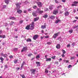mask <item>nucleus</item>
<instances>
[{
  "label": "nucleus",
  "mask_w": 78,
  "mask_h": 78,
  "mask_svg": "<svg viewBox=\"0 0 78 78\" xmlns=\"http://www.w3.org/2000/svg\"><path fill=\"white\" fill-rule=\"evenodd\" d=\"M1 55L2 56H3L4 55V54L3 53H1Z\"/></svg>",
  "instance_id": "obj_53"
},
{
  "label": "nucleus",
  "mask_w": 78,
  "mask_h": 78,
  "mask_svg": "<svg viewBox=\"0 0 78 78\" xmlns=\"http://www.w3.org/2000/svg\"><path fill=\"white\" fill-rule=\"evenodd\" d=\"M3 56L4 57V58H6V57L7 56V55L6 54H4Z\"/></svg>",
  "instance_id": "obj_39"
},
{
  "label": "nucleus",
  "mask_w": 78,
  "mask_h": 78,
  "mask_svg": "<svg viewBox=\"0 0 78 78\" xmlns=\"http://www.w3.org/2000/svg\"><path fill=\"white\" fill-rule=\"evenodd\" d=\"M27 42H31V40L30 38H28L26 40Z\"/></svg>",
  "instance_id": "obj_26"
},
{
  "label": "nucleus",
  "mask_w": 78,
  "mask_h": 78,
  "mask_svg": "<svg viewBox=\"0 0 78 78\" xmlns=\"http://www.w3.org/2000/svg\"><path fill=\"white\" fill-rule=\"evenodd\" d=\"M76 21H77V20H74L73 21V23H75V22H76Z\"/></svg>",
  "instance_id": "obj_52"
},
{
  "label": "nucleus",
  "mask_w": 78,
  "mask_h": 78,
  "mask_svg": "<svg viewBox=\"0 0 78 78\" xmlns=\"http://www.w3.org/2000/svg\"><path fill=\"white\" fill-rule=\"evenodd\" d=\"M6 37V36H5V35H3L2 37V38H3V39L5 38Z\"/></svg>",
  "instance_id": "obj_44"
},
{
  "label": "nucleus",
  "mask_w": 78,
  "mask_h": 78,
  "mask_svg": "<svg viewBox=\"0 0 78 78\" xmlns=\"http://www.w3.org/2000/svg\"><path fill=\"white\" fill-rule=\"evenodd\" d=\"M5 68H6L7 67H8V66H7V65H5Z\"/></svg>",
  "instance_id": "obj_63"
},
{
  "label": "nucleus",
  "mask_w": 78,
  "mask_h": 78,
  "mask_svg": "<svg viewBox=\"0 0 78 78\" xmlns=\"http://www.w3.org/2000/svg\"><path fill=\"white\" fill-rule=\"evenodd\" d=\"M18 61V59L17 60L16 59H15L13 61V62L14 64H16L17 63V61Z\"/></svg>",
  "instance_id": "obj_25"
},
{
  "label": "nucleus",
  "mask_w": 78,
  "mask_h": 78,
  "mask_svg": "<svg viewBox=\"0 0 78 78\" xmlns=\"http://www.w3.org/2000/svg\"><path fill=\"white\" fill-rule=\"evenodd\" d=\"M38 7L41 8L42 6V3L41 2H38L37 3Z\"/></svg>",
  "instance_id": "obj_4"
},
{
  "label": "nucleus",
  "mask_w": 78,
  "mask_h": 78,
  "mask_svg": "<svg viewBox=\"0 0 78 78\" xmlns=\"http://www.w3.org/2000/svg\"><path fill=\"white\" fill-rule=\"evenodd\" d=\"M43 17H44V18L46 19V18H47V17H48V15H47V14H45L43 16Z\"/></svg>",
  "instance_id": "obj_22"
},
{
  "label": "nucleus",
  "mask_w": 78,
  "mask_h": 78,
  "mask_svg": "<svg viewBox=\"0 0 78 78\" xmlns=\"http://www.w3.org/2000/svg\"><path fill=\"white\" fill-rule=\"evenodd\" d=\"M62 2H63L64 3H65L66 2V0H62Z\"/></svg>",
  "instance_id": "obj_54"
},
{
  "label": "nucleus",
  "mask_w": 78,
  "mask_h": 78,
  "mask_svg": "<svg viewBox=\"0 0 78 78\" xmlns=\"http://www.w3.org/2000/svg\"><path fill=\"white\" fill-rule=\"evenodd\" d=\"M29 25H31L30 26V30H33V29L34 28V22H32L31 24H30Z\"/></svg>",
  "instance_id": "obj_1"
},
{
  "label": "nucleus",
  "mask_w": 78,
  "mask_h": 78,
  "mask_svg": "<svg viewBox=\"0 0 78 78\" xmlns=\"http://www.w3.org/2000/svg\"><path fill=\"white\" fill-rule=\"evenodd\" d=\"M28 50V48L27 47V46L23 47V48L21 50V52L23 51H27Z\"/></svg>",
  "instance_id": "obj_6"
},
{
  "label": "nucleus",
  "mask_w": 78,
  "mask_h": 78,
  "mask_svg": "<svg viewBox=\"0 0 78 78\" xmlns=\"http://www.w3.org/2000/svg\"><path fill=\"white\" fill-rule=\"evenodd\" d=\"M75 18L76 19H78V17H76Z\"/></svg>",
  "instance_id": "obj_64"
},
{
  "label": "nucleus",
  "mask_w": 78,
  "mask_h": 78,
  "mask_svg": "<svg viewBox=\"0 0 78 78\" xmlns=\"http://www.w3.org/2000/svg\"><path fill=\"white\" fill-rule=\"evenodd\" d=\"M75 58V57H72L71 58H70V59L73 60V59H74Z\"/></svg>",
  "instance_id": "obj_38"
},
{
  "label": "nucleus",
  "mask_w": 78,
  "mask_h": 78,
  "mask_svg": "<svg viewBox=\"0 0 78 78\" xmlns=\"http://www.w3.org/2000/svg\"><path fill=\"white\" fill-rule=\"evenodd\" d=\"M20 76H22V78H25V75L23 74V75H22V74H20Z\"/></svg>",
  "instance_id": "obj_29"
},
{
  "label": "nucleus",
  "mask_w": 78,
  "mask_h": 78,
  "mask_svg": "<svg viewBox=\"0 0 78 78\" xmlns=\"http://www.w3.org/2000/svg\"><path fill=\"white\" fill-rule=\"evenodd\" d=\"M44 11L45 12L46 11H48V9L47 8H45L44 9Z\"/></svg>",
  "instance_id": "obj_33"
},
{
  "label": "nucleus",
  "mask_w": 78,
  "mask_h": 78,
  "mask_svg": "<svg viewBox=\"0 0 78 78\" xmlns=\"http://www.w3.org/2000/svg\"><path fill=\"white\" fill-rule=\"evenodd\" d=\"M73 12H74V13H75V12H76V9H74Z\"/></svg>",
  "instance_id": "obj_62"
},
{
  "label": "nucleus",
  "mask_w": 78,
  "mask_h": 78,
  "mask_svg": "<svg viewBox=\"0 0 78 78\" xmlns=\"http://www.w3.org/2000/svg\"><path fill=\"white\" fill-rule=\"evenodd\" d=\"M37 12L38 14H42V13L44 12V11L41 10V9L39 8L37 9Z\"/></svg>",
  "instance_id": "obj_2"
},
{
  "label": "nucleus",
  "mask_w": 78,
  "mask_h": 78,
  "mask_svg": "<svg viewBox=\"0 0 78 78\" xmlns=\"http://www.w3.org/2000/svg\"><path fill=\"white\" fill-rule=\"evenodd\" d=\"M45 73H48V70L47 69H45Z\"/></svg>",
  "instance_id": "obj_31"
},
{
  "label": "nucleus",
  "mask_w": 78,
  "mask_h": 78,
  "mask_svg": "<svg viewBox=\"0 0 78 78\" xmlns=\"http://www.w3.org/2000/svg\"><path fill=\"white\" fill-rule=\"evenodd\" d=\"M39 19V17H38L34 18V22H36V21H37V20H38Z\"/></svg>",
  "instance_id": "obj_13"
},
{
  "label": "nucleus",
  "mask_w": 78,
  "mask_h": 78,
  "mask_svg": "<svg viewBox=\"0 0 78 78\" xmlns=\"http://www.w3.org/2000/svg\"><path fill=\"white\" fill-rule=\"evenodd\" d=\"M17 12H18V14H21V13L22 12V11L21 10H18L17 11Z\"/></svg>",
  "instance_id": "obj_17"
},
{
  "label": "nucleus",
  "mask_w": 78,
  "mask_h": 78,
  "mask_svg": "<svg viewBox=\"0 0 78 78\" xmlns=\"http://www.w3.org/2000/svg\"><path fill=\"white\" fill-rule=\"evenodd\" d=\"M69 61L68 60H67L66 61V63H69Z\"/></svg>",
  "instance_id": "obj_57"
},
{
  "label": "nucleus",
  "mask_w": 78,
  "mask_h": 78,
  "mask_svg": "<svg viewBox=\"0 0 78 78\" xmlns=\"http://www.w3.org/2000/svg\"><path fill=\"white\" fill-rule=\"evenodd\" d=\"M72 6H77V5L76 4H72Z\"/></svg>",
  "instance_id": "obj_40"
},
{
  "label": "nucleus",
  "mask_w": 78,
  "mask_h": 78,
  "mask_svg": "<svg viewBox=\"0 0 78 78\" xmlns=\"http://www.w3.org/2000/svg\"><path fill=\"white\" fill-rule=\"evenodd\" d=\"M36 64L37 65V66H40V65H41V63L39 62H36Z\"/></svg>",
  "instance_id": "obj_14"
},
{
  "label": "nucleus",
  "mask_w": 78,
  "mask_h": 78,
  "mask_svg": "<svg viewBox=\"0 0 78 78\" xmlns=\"http://www.w3.org/2000/svg\"><path fill=\"white\" fill-rule=\"evenodd\" d=\"M41 28V29H45V28H46V25H42Z\"/></svg>",
  "instance_id": "obj_15"
},
{
  "label": "nucleus",
  "mask_w": 78,
  "mask_h": 78,
  "mask_svg": "<svg viewBox=\"0 0 78 78\" xmlns=\"http://www.w3.org/2000/svg\"><path fill=\"white\" fill-rule=\"evenodd\" d=\"M9 19L10 20H16V18L14 17L10 16Z\"/></svg>",
  "instance_id": "obj_12"
},
{
  "label": "nucleus",
  "mask_w": 78,
  "mask_h": 78,
  "mask_svg": "<svg viewBox=\"0 0 78 78\" xmlns=\"http://www.w3.org/2000/svg\"><path fill=\"white\" fill-rule=\"evenodd\" d=\"M56 58L55 56H52L51 57V58L52 59H55V58Z\"/></svg>",
  "instance_id": "obj_36"
},
{
  "label": "nucleus",
  "mask_w": 78,
  "mask_h": 78,
  "mask_svg": "<svg viewBox=\"0 0 78 78\" xmlns=\"http://www.w3.org/2000/svg\"><path fill=\"white\" fill-rule=\"evenodd\" d=\"M59 22H61V20H58L56 21V22H55V23H58Z\"/></svg>",
  "instance_id": "obj_28"
},
{
  "label": "nucleus",
  "mask_w": 78,
  "mask_h": 78,
  "mask_svg": "<svg viewBox=\"0 0 78 78\" xmlns=\"http://www.w3.org/2000/svg\"><path fill=\"white\" fill-rule=\"evenodd\" d=\"M32 15L34 17H36L37 16V15H36V13L35 12H32Z\"/></svg>",
  "instance_id": "obj_18"
},
{
  "label": "nucleus",
  "mask_w": 78,
  "mask_h": 78,
  "mask_svg": "<svg viewBox=\"0 0 78 78\" xmlns=\"http://www.w3.org/2000/svg\"><path fill=\"white\" fill-rule=\"evenodd\" d=\"M9 58H10L11 59L12 58H13V56H12V55H10L9 56Z\"/></svg>",
  "instance_id": "obj_45"
},
{
  "label": "nucleus",
  "mask_w": 78,
  "mask_h": 78,
  "mask_svg": "<svg viewBox=\"0 0 78 78\" xmlns=\"http://www.w3.org/2000/svg\"><path fill=\"white\" fill-rule=\"evenodd\" d=\"M28 11H31V9H28Z\"/></svg>",
  "instance_id": "obj_61"
},
{
  "label": "nucleus",
  "mask_w": 78,
  "mask_h": 78,
  "mask_svg": "<svg viewBox=\"0 0 78 78\" xmlns=\"http://www.w3.org/2000/svg\"><path fill=\"white\" fill-rule=\"evenodd\" d=\"M0 60H1V62L2 63H3V61H4V58H3L2 57H1L0 58Z\"/></svg>",
  "instance_id": "obj_11"
},
{
  "label": "nucleus",
  "mask_w": 78,
  "mask_h": 78,
  "mask_svg": "<svg viewBox=\"0 0 78 78\" xmlns=\"http://www.w3.org/2000/svg\"><path fill=\"white\" fill-rule=\"evenodd\" d=\"M51 19H52V20H54L55 18V16H51L50 17Z\"/></svg>",
  "instance_id": "obj_20"
},
{
  "label": "nucleus",
  "mask_w": 78,
  "mask_h": 78,
  "mask_svg": "<svg viewBox=\"0 0 78 78\" xmlns=\"http://www.w3.org/2000/svg\"><path fill=\"white\" fill-rule=\"evenodd\" d=\"M14 50H16V51H17V50H18V49L17 48H14Z\"/></svg>",
  "instance_id": "obj_60"
},
{
  "label": "nucleus",
  "mask_w": 78,
  "mask_h": 78,
  "mask_svg": "<svg viewBox=\"0 0 78 78\" xmlns=\"http://www.w3.org/2000/svg\"><path fill=\"white\" fill-rule=\"evenodd\" d=\"M57 13H58V10H56L54 11L53 12V14L56 15Z\"/></svg>",
  "instance_id": "obj_10"
},
{
  "label": "nucleus",
  "mask_w": 78,
  "mask_h": 78,
  "mask_svg": "<svg viewBox=\"0 0 78 78\" xmlns=\"http://www.w3.org/2000/svg\"><path fill=\"white\" fill-rule=\"evenodd\" d=\"M47 44L48 45H50V44H51V43L50 42H47Z\"/></svg>",
  "instance_id": "obj_41"
},
{
  "label": "nucleus",
  "mask_w": 78,
  "mask_h": 78,
  "mask_svg": "<svg viewBox=\"0 0 78 78\" xmlns=\"http://www.w3.org/2000/svg\"><path fill=\"white\" fill-rule=\"evenodd\" d=\"M78 27V25L77 26H75L73 27V28H77Z\"/></svg>",
  "instance_id": "obj_49"
},
{
  "label": "nucleus",
  "mask_w": 78,
  "mask_h": 78,
  "mask_svg": "<svg viewBox=\"0 0 78 78\" xmlns=\"http://www.w3.org/2000/svg\"><path fill=\"white\" fill-rule=\"evenodd\" d=\"M69 33H73V30H69Z\"/></svg>",
  "instance_id": "obj_42"
},
{
  "label": "nucleus",
  "mask_w": 78,
  "mask_h": 78,
  "mask_svg": "<svg viewBox=\"0 0 78 78\" xmlns=\"http://www.w3.org/2000/svg\"><path fill=\"white\" fill-rule=\"evenodd\" d=\"M76 44L75 43H73L72 44V46H75V45H76Z\"/></svg>",
  "instance_id": "obj_43"
},
{
  "label": "nucleus",
  "mask_w": 78,
  "mask_h": 78,
  "mask_svg": "<svg viewBox=\"0 0 78 78\" xmlns=\"http://www.w3.org/2000/svg\"><path fill=\"white\" fill-rule=\"evenodd\" d=\"M73 3L74 4H78V2L77 1H74L73 2Z\"/></svg>",
  "instance_id": "obj_37"
},
{
  "label": "nucleus",
  "mask_w": 78,
  "mask_h": 78,
  "mask_svg": "<svg viewBox=\"0 0 78 78\" xmlns=\"http://www.w3.org/2000/svg\"><path fill=\"white\" fill-rule=\"evenodd\" d=\"M30 25L29 24L28 25H27L25 29H26L27 30H30Z\"/></svg>",
  "instance_id": "obj_9"
},
{
  "label": "nucleus",
  "mask_w": 78,
  "mask_h": 78,
  "mask_svg": "<svg viewBox=\"0 0 78 78\" xmlns=\"http://www.w3.org/2000/svg\"><path fill=\"white\" fill-rule=\"evenodd\" d=\"M23 21L22 20H21L20 21V23H23Z\"/></svg>",
  "instance_id": "obj_50"
},
{
  "label": "nucleus",
  "mask_w": 78,
  "mask_h": 78,
  "mask_svg": "<svg viewBox=\"0 0 78 78\" xmlns=\"http://www.w3.org/2000/svg\"><path fill=\"white\" fill-rule=\"evenodd\" d=\"M62 52L63 53V54H65L66 53V51L63 49L62 50Z\"/></svg>",
  "instance_id": "obj_34"
},
{
  "label": "nucleus",
  "mask_w": 78,
  "mask_h": 78,
  "mask_svg": "<svg viewBox=\"0 0 78 78\" xmlns=\"http://www.w3.org/2000/svg\"><path fill=\"white\" fill-rule=\"evenodd\" d=\"M36 59H38L40 58V54H39L38 55H37L36 56Z\"/></svg>",
  "instance_id": "obj_27"
},
{
  "label": "nucleus",
  "mask_w": 78,
  "mask_h": 78,
  "mask_svg": "<svg viewBox=\"0 0 78 78\" xmlns=\"http://www.w3.org/2000/svg\"><path fill=\"white\" fill-rule=\"evenodd\" d=\"M32 55H33V54L30 53L27 56L28 57H31V56H32Z\"/></svg>",
  "instance_id": "obj_30"
},
{
  "label": "nucleus",
  "mask_w": 78,
  "mask_h": 78,
  "mask_svg": "<svg viewBox=\"0 0 78 78\" xmlns=\"http://www.w3.org/2000/svg\"><path fill=\"white\" fill-rule=\"evenodd\" d=\"M61 5H60L59 6H58L57 7L58 9H59V8H60V7H61Z\"/></svg>",
  "instance_id": "obj_59"
},
{
  "label": "nucleus",
  "mask_w": 78,
  "mask_h": 78,
  "mask_svg": "<svg viewBox=\"0 0 78 78\" xmlns=\"http://www.w3.org/2000/svg\"><path fill=\"white\" fill-rule=\"evenodd\" d=\"M25 64V62H23L21 65V68H22L23 67V66H24L25 64Z\"/></svg>",
  "instance_id": "obj_24"
},
{
  "label": "nucleus",
  "mask_w": 78,
  "mask_h": 78,
  "mask_svg": "<svg viewBox=\"0 0 78 78\" xmlns=\"http://www.w3.org/2000/svg\"><path fill=\"white\" fill-rule=\"evenodd\" d=\"M70 44H68L67 46V48H69V47H70Z\"/></svg>",
  "instance_id": "obj_51"
},
{
  "label": "nucleus",
  "mask_w": 78,
  "mask_h": 78,
  "mask_svg": "<svg viewBox=\"0 0 78 78\" xmlns=\"http://www.w3.org/2000/svg\"><path fill=\"white\" fill-rule=\"evenodd\" d=\"M71 67H72V65H70L68 66V68H70Z\"/></svg>",
  "instance_id": "obj_55"
},
{
  "label": "nucleus",
  "mask_w": 78,
  "mask_h": 78,
  "mask_svg": "<svg viewBox=\"0 0 78 78\" xmlns=\"http://www.w3.org/2000/svg\"><path fill=\"white\" fill-rule=\"evenodd\" d=\"M2 30H0V34H2Z\"/></svg>",
  "instance_id": "obj_56"
},
{
  "label": "nucleus",
  "mask_w": 78,
  "mask_h": 78,
  "mask_svg": "<svg viewBox=\"0 0 78 78\" xmlns=\"http://www.w3.org/2000/svg\"><path fill=\"white\" fill-rule=\"evenodd\" d=\"M56 48H58V49H59L60 48H61V46H60V44H58L56 46Z\"/></svg>",
  "instance_id": "obj_19"
},
{
  "label": "nucleus",
  "mask_w": 78,
  "mask_h": 78,
  "mask_svg": "<svg viewBox=\"0 0 78 78\" xmlns=\"http://www.w3.org/2000/svg\"><path fill=\"white\" fill-rule=\"evenodd\" d=\"M23 12H24V13H26L27 12V10H24Z\"/></svg>",
  "instance_id": "obj_58"
},
{
  "label": "nucleus",
  "mask_w": 78,
  "mask_h": 78,
  "mask_svg": "<svg viewBox=\"0 0 78 78\" xmlns=\"http://www.w3.org/2000/svg\"><path fill=\"white\" fill-rule=\"evenodd\" d=\"M55 2L56 3H58V1L57 0H55Z\"/></svg>",
  "instance_id": "obj_48"
},
{
  "label": "nucleus",
  "mask_w": 78,
  "mask_h": 78,
  "mask_svg": "<svg viewBox=\"0 0 78 78\" xmlns=\"http://www.w3.org/2000/svg\"><path fill=\"white\" fill-rule=\"evenodd\" d=\"M60 33V32H59L55 34H54V35L53 36V37L54 39H56V38L58 36H59V34Z\"/></svg>",
  "instance_id": "obj_3"
},
{
  "label": "nucleus",
  "mask_w": 78,
  "mask_h": 78,
  "mask_svg": "<svg viewBox=\"0 0 78 78\" xmlns=\"http://www.w3.org/2000/svg\"><path fill=\"white\" fill-rule=\"evenodd\" d=\"M33 8L34 9H36V8H37V6H36V5H34V6Z\"/></svg>",
  "instance_id": "obj_46"
},
{
  "label": "nucleus",
  "mask_w": 78,
  "mask_h": 78,
  "mask_svg": "<svg viewBox=\"0 0 78 78\" xmlns=\"http://www.w3.org/2000/svg\"><path fill=\"white\" fill-rule=\"evenodd\" d=\"M69 15V12H66L65 13V16H67Z\"/></svg>",
  "instance_id": "obj_16"
},
{
  "label": "nucleus",
  "mask_w": 78,
  "mask_h": 78,
  "mask_svg": "<svg viewBox=\"0 0 78 78\" xmlns=\"http://www.w3.org/2000/svg\"><path fill=\"white\" fill-rule=\"evenodd\" d=\"M22 4L20 2H18L16 4V7L18 8H20V5Z\"/></svg>",
  "instance_id": "obj_7"
},
{
  "label": "nucleus",
  "mask_w": 78,
  "mask_h": 78,
  "mask_svg": "<svg viewBox=\"0 0 78 78\" xmlns=\"http://www.w3.org/2000/svg\"><path fill=\"white\" fill-rule=\"evenodd\" d=\"M9 1H10V0H5V2L8 5V4L9 3Z\"/></svg>",
  "instance_id": "obj_21"
},
{
  "label": "nucleus",
  "mask_w": 78,
  "mask_h": 78,
  "mask_svg": "<svg viewBox=\"0 0 78 78\" xmlns=\"http://www.w3.org/2000/svg\"><path fill=\"white\" fill-rule=\"evenodd\" d=\"M62 58H64L65 57V55H64V54H63L62 55Z\"/></svg>",
  "instance_id": "obj_47"
},
{
  "label": "nucleus",
  "mask_w": 78,
  "mask_h": 78,
  "mask_svg": "<svg viewBox=\"0 0 78 78\" xmlns=\"http://www.w3.org/2000/svg\"><path fill=\"white\" fill-rule=\"evenodd\" d=\"M44 37H45L46 39H48V38H49V36H46Z\"/></svg>",
  "instance_id": "obj_35"
},
{
  "label": "nucleus",
  "mask_w": 78,
  "mask_h": 78,
  "mask_svg": "<svg viewBox=\"0 0 78 78\" xmlns=\"http://www.w3.org/2000/svg\"><path fill=\"white\" fill-rule=\"evenodd\" d=\"M39 37V35H35L33 37V39L34 40H36Z\"/></svg>",
  "instance_id": "obj_8"
},
{
  "label": "nucleus",
  "mask_w": 78,
  "mask_h": 78,
  "mask_svg": "<svg viewBox=\"0 0 78 78\" xmlns=\"http://www.w3.org/2000/svg\"><path fill=\"white\" fill-rule=\"evenodd\" d=\"M13 23H14V22L13 21H11L10 23V25H13Z\"/></svg>",
  "instance_id": "obj_32"
},
{
  "label": "nucleus",
  "mask_w": 78,
  "mask_h": 78,
  "mask_svg": "<svg viewBox=\"0 0 78 78\" xmlns=\"http://www.w3.org/2000/svg\"><path fill=\"white\" fill-rule=\"evenodd\" d=\"M46 61H51V58H46Z\"/></svg>",
  "instance_id": "obj_23"
},
{
  "label": "nucleus",
  "mask_w": 78,
  "mask_h": 78,
  "mask_svg": "<svg viewBox=\"0 0 78 78\" xmlns=\"http://www.w3.org/2000/svg\"><path fill=\"white\" fill-rule=\"evenodd\" d=\"M30 71L31 74L35 75V72H36V69H31L30 70Z\"/></svg>",
  "instance_id": "obj_5"
}]
</instances>
